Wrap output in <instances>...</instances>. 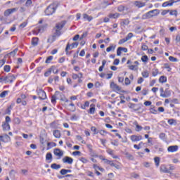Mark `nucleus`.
Wrapping results in <instances>:
<instances>
[{"label":"nucleus","mask_w":180,"mask_h":180,"mask_svg":"<svg viewBox=\"0 0 180 180\" xmlns=\"http://www.w3.org/2000/svg\"><path fill=\"white\" fill-rule=\"evenodd\" d=\"M67 22L65 21H62L60 22H58L55 27H53V35L49 37L47 39V43H53V41H56V39L57 37H60V34H62L61 30H63V27L65 26V24Z\"/></svg>","instance_id":"nucleus-1"},{"label":"nucleus","mask_w":180,"mask_h":180,"mask_svg":"<svg viewBox=\"0 0 180 180\" xmlns=\"http://www.w3.org/2000/svg\"><path fill=\"white\" fill-rule=\"evenodd\" d=\"M158 15H160V11L158 9L152 10L143 14L142 15V19L143 20H145L146 19H151V18L158 16Z\"/></svg>","instance_id":"nucleus-2"},{"label":"nucleus","mask_w":180,"mask_h":180,"mask_svg":"<svg viewBox=\"0 0 180 180\" xmlns=\"http://www.w3.org/2000/svg\"><path fill=\"white\" fill-rule=\"evenodd\" d=\"M77 47H78V42H74L71 45L68 44L65 48V53L67 56H70L71 54V52H68V50H72V49H75Z\"/></svg>","instance_id":"nucleus-3"},{"label":"nucleus","mask_w":180,"mask_h":180,"mask_svg":"<svg viewBox=\"0 0 180 180\" xmlns=\"http://www.w3.org/2000/svg\"><path fill=\"white\" fill-rule=\"evenodd\" d=\"M16 79V77L15 75L12 74H9L8 75L4 77L3 82H5V84H8V82H10V84H12L13 81Z\"/></svg>","instance_id":"nucleus-4"},{"label":"nucleus","mask_w":180,"mask_h":180,"mask_svg":"<svg viewBox=\"0 0 180 180\" xmlns=\"http://www.w3.org/2000/svg\"><path fill=\"white\" fill-rule=\"evenodd\" d=\"M56 12V7L53 5H49L46 9L45 10V13L47 16H50V15H53Z\"/></svg>","instance_id":"nucleus-5"},{"label":"nucleus","mask_w":180,"mask_h":180,"mask_svg":"<svg viewBox=\"0 0 180 180\" xmlns=\"http://www.w3.org/2000/svg\"><path fill=\"white\" fill-rule=\"evenodd\" d=\"M54 70H56V66H52L51 68L49 69L48 71H46L44 73V77H49L51 74V71L53 72V74H58V70H56V72H54Z\"/></svg>","instance_id":"nucleus-6"},{"label":"nucleus","mask_w":180,"mask_h":180,"mask_svg":"<svg viewBox=\"0 0 180 180\" xmlns=\"http://www.w3.org/2000/svg\"><path fill=\"white\" fill-rule=\"evenodd\" d=\"M37 94L39 96V99H42V101H44V99L47 98V95L46 94V92L43 91L42 89L37 90Z\"/></svg>","instance_id":"nucleus-7"},{"label":"nucleus","mask_w":180,"mask_h":180,"mask_svg":"<svg viewBox=\"0 0 180 180\" xmlns=\"http://www.w3.org/2000/svg\"><path fill=\"white\" fill-rule=\"evenodd\" d=\"M18 8H8L4 11V16H9V15H12L14 12H17Z\"/></svg>","instance_id":"nucleus-8"},{"label":"nucleus","mask_w":180,"mask_h":180,"mask_svg":"<svg viewBox=\"0 0 180 180\" xmlns=\"http://www.w3.org/2000/svg\"><path fill=\"white\" fill-rule=\"evenodd\" d=\"M53 154L56 155V157H59V158H61V157L64 155V152L59 148H55L53 150Z\"/></svg>","instance_id":"nucleus-9"},{"label":"nucleus","mask_w":180,"mask_h":180,"mask_svg":"<svg viewBox=\"0 0 180 180\" xmlns=\"http://www.w3.org/2000/svg\"><path fill=\"white\" fill-rule=\"evenodd\" d=\"M130 139L131 140V141L133 142H136V141H141V140H143V136L139 135H132L130 136Z\"/></svg>","instance_id":"nucleus-10"},{"label":"nucleus","mask_w":180,"mask_h":180,"mask_svg":"<svg viewBox=\"0 0 180 180\" xmlns=\"http://www.w3.org/2000/svg\"><path fill=\"white\" fill-rule=\"evenodd\" d=\"M63 162L64 164H72V162H74V159H72V158H70L68 156H66L65 158H63Z\"/></svg>","instance_id":"nucleus-11"},{"label":"nucleus","mask_w":180,"mask_h":180,"mask_svg":"<svg viewBox=\"0 0 180 180\" xmlns=\"http://www.w3.org/2000/svg\"><path fill=\"white\" fill-rule=\"evenodd\" d=\"M178 146H170L167 148L168 153H176L178 151Z\"/></svg>","instance_id":"nucleus-12"},{"label":"nucleus","mask_w":180,"mask_h":180,"mask_svg":"<svg viewBox=\"0 0 180 180\" xmlns=\"http://www.w3.org/2000/svg\"><path fill=\"white\" fill-rule=\"evenodd\" d=\"M58 95H60V91H56L54 95L51 96V103H53V105H56V103H57V96H58Z\"/></svg>","instance_id":"nucleus-13"},{"label":"nucleus","mask_w":180,"mask_h":180,"mask_svg":"<svg viewBox=\"0 0 180 180\" xmlns=\"http://www.w3.org/2000/svg\"><path fill=\"white\" fill-rule=\"evenodd\" d=\"M160 172H164V174H172V172H169V170H168V169L167 168V166H165V165H162L160 166Z\"/></svg>","instance_id":"nucleus-14"},{"label":"nucleus","mask_w":180,"mask_h":180,"mask_svg":"<svg viewBox=\"0 0 180 180\" xmlns=\"http://www.w3.org/2000/svg\"><path fill=\"white\" fill-rule=\"evenodd\" d=\"M110 87L113 89V91H121L122 88L119 86V85L116 84L115 82H111Z\"/></svg>","instance_id":"nucleus-15"},{"label":"nucleus","mask_w":180,"mask_h":180,"mask_svg":"<svg viewBox=\"0 0 180 180\" xmlns=\"http://www.w3.org/2000/svg\"><path fill=\"white\" fill-rule=\"evenodd\" d=\"M128 108L129 109H133L135 112H137V110H140V108H137V104H134L132 103H129L128 104Z\"/></svg>","instance_id":"nucleus-16"},{"label":"nucleus","mask_w":180,"mask_h":180,"mask_svg":"<svg viewBox=\"0 0 180 180\" xmlns=\"http://www.w3.org/2000/svg\"><path fill=\"white\" fill-rule=\"evenodd\" d=\"M0 137H1V140L3 143H8V141H11V137L8 136V134L0 136Z\"/></svg>","instance_id":"nucleus-17"},{"label":"nucleus","mask_w":180,"mask_h":180,"mask_svg":"<svg viewBox=\"0 0 180 180\" xmlns=\"http://www.w3.org/2000/svg\"><path fill=\"white\" fill-rule=\"evenodd\" d=\"M174 0H169V1H166L162 4L163 8H167V6H172L174 5Z\"/></svg>","instance_id":"nucleus-18"},{"label":"nucleus","mask_w":180,"mask_h":180,"mask_svg":"<svg viewBox=\"0 0 180 180\" xmlns=\"http://www.w3.org/2000/svg\"><path fill=\"white\" fill-rule=\"evenodd\" d=\"M53 134L56 139H60L61 137V132L58 129L54 130Z\"/></svg>","instance_id":"nucleus-19"},{"label":"nucleus","mask_w":180,"mask_h":180,"mask_svg":"<svg viewBox=\"0 0 180 180\" xmlns=\"http://www.w3.org/2000/svg\"><path fill=\"white\" fill-rule=\"evenodd\" d=\"M134 5L137 8H143V6H146V3H143L141 1H134Z\"/></svg>","instance_id":"nucleus-20"},{"label":"nucleus","mask_w":180,"mask_h":180,"mask_svg":"<svg viewBox=\"0 0 180 180\" xmlns=\"http://www.w3.org/2000/svg\"><path fill=\"white\" fill-rule=\"evenodd\" d=\"M130 23V20L129 19H122L120 22L121 26H127Z\"/></svg>","instance_id":"nucleus-21"},{"label":"nucleus","mask_w":180,"mask_h":180,"mask_svg":"<svg viewBox=\"0 0 180 180\" xmlns=\"http://www.w3.org/2000/svg\"><path fill=\"white\" fill-rule=\"evenodd\" d=\"M109 18L110 19H117L120 16V14L119 13H110L109 14Z\"/></svg>","instance_id":"nucleus-22"},{"label":"nucleus","mask_w":180,"mask_h":180,"mask_svg":"<svg viewBox=\"0 0 180 180\" xmlns=\"http://www.w3.org/2000/svg\"><path fill=\"white\" fill-rule=\"evenodd\" d=\"M32 44L34 46V47H36L37 44H39V38L37 37H34L32 39Z\"/></svg>","instance_id":"nucleus-23"},{"label":"nucleus","mask_w":180,"mask_h":180,"mask_svg":"<svg viewBox=\"0 0 180 180\" xmlns=\"http://www.w3.org/2000/svg\"><path fill=\"white\" fill-rule=\"evenodd\" d=\"M170 96H171V92H169V91H167V90L163 94H160V96L162 98H168Z\"/></svg>","instance_id":"nucleus-24"},{"label":"nucleus","mask_w":180,"mask_h":180,"mask_svg":"<svg viewBox=\"0 0 180 180\" xmlns=\"http://www.w3.org/2000/svg\"><path fill=\"white\" fill-rule=\"evenodd\" d=\"M53 160V155L51 154V153H48L46 155V161H50V162H51Z\"/></svg>","instance_id":"nucleus-25"},{"label":"nucleus","mask_w":180,"mask_h":180,"mask_svg":"<svg viewBox=\"0 0 180 180\" xmlns=\"http://www.w3.org/2000/svg\"><path fill=\"white\" fill-rule=\"evenodd\" d=\"M51 168H52V169H60V168H61V165H57V163H53L51 165Z\"/></svg>","instance_id":"nucleus-26"},{"label":"nucleus","mask_w":180,"mask_h":180,"mask_svg":"<svg viewBox=\"0 0 180 180\" xmlns=\"http://www.w3.org/2000/svg\"><path fill=\"white\" fill-rule=\"evenodd\" d=\"M83 18L84 19H86V20H88V22H91V20H92V19H94V18L91 15H89L86 13L83 14Z\"/></svg>","instance_id":"nucleus-27"},{"label":"nucleus","mask_w":180,"mask_h":180,"mask_svg":"<svg viewBox=\"0 0 180 180\" xmlns=\"http://www.w3.org/2000/svg\"><path fill=\"white\" fill-rule=\"evenodd\" d=\"M3 130L6 131V130H10L11 129V126L9 125V123H4L2 124Z\"/></svg>","instance_id":"nucleus-28"},{"label":"nucleus","mask_w":180,"mask_h":180,"mask_svg":"<svg viewBox=\"0 0 180 180\" xmlns=\"http://www.w3.org/2000/svg\"><path fill=\"white\" fill-rule=\"evenodd\" d=\"M134 124H135L136 126V131H141L143 130V127L139 125V124L137 123V122H135L134 123Z\"/></svg>","instance_id":"nucleus-29"},{"label":"nucleus","mask_w":180,"mask_h":180,"mask_svg":"<svg viewBox=\"0 0 180 180\" xmlns=\"http://www.w3.org/2000/svg\"><path fill=\"white\" fill-rule=\"evenodd\" d=\"M91 108L89 110V113H90V115H94L95 113V104H91Z\"/></svg>","instance_id":"nucleus-30"},{"label":"nucleus","mask_w":180,"mask_h":180,"mask_svg":"<svg viewBox=\"0 0 180 180\" xmlns=\"http://www.w3.org/2000/svg\"><path fill=\"white\" fill-rule=\"evenodd\" d=\"M47 146L49 147V148H51L53 147H57V143L54 142H49L47 143Z\"/></svg>","instance_id":"nucleus-31"},{"label":"nucleus","mask_w":180,"mask_h":180,"mask_svg":"<svg viewBox=\"0 0 180 180\" xmlns=\"http://www.w3.org/2000/svg\"><path fill=\"white\" fill-rule=\"evenodd\" d=\"M169 12L171 16H178V11H176V10H172Z\"/></svg>","instance_id":"nucleus-32"},{"label":"nucleus","mask_w":180,"mask_h":180,"mask_svg":"<svg viewBox=\"0 0 180 180\" xmlns=\"http://www.w3.org/2000/svg\"><path fill=\"white\" fill-rule=\"evenodd\" d=\"M167 123H169L170 124V126H172L174 124H176V120H174V119H169L167 121Z\"/></svg>","instance_id":"nucleus-33"},{"label":"nucleus","mask_w":180,"mask_h":180,"mask_svg":"<svg viewBox=\"0 0 180 180\" xmlns=\"http://www.w3.org/2000/svg\"><path fill=\"white\" fill-rule=\"evenodd\" d=\"M141 60L143 63H147L148 61V56H147V55H144L141 57Z\"/></svg>","instance_id":"nucleus-34"},{"label":"nucleus","mask_w":180,"mask_h":180,"mask_svg":"<svg viewBox=\"0 0 180 180\" xmlns=\"http://www.w3.org/2000/svg\"><path fill=\"white\" fill-rule=\"evenodd\" d=\"M167 81V77L165 76H161L159 79V82H161L162 84H164Z\"/></svg>","instance_id":"nucleus-35"},{"label":"nucleus","mask_w":180,"mask_h":180,"mask_svg":"<svg viewBox=\"0 0 180 180\" xmlns=\"http://www.w3.org/2000/svg\"><path fill=\"white\" fill-rule=\"evenodd\" d=\"M129 68L132 71H137V70H139V68L137 67V65H129Z\"/></svg>","instance_id":"nucleus-36"},{"label":"nucleus","mask_w":180,"mask_h":180,"mask_svg":"<svg viewBox=\"0 0 180 180\" xmlns=\"http://www.w3.org/2000/svg\"><path fill=\"white\" fill-rule=\"evenodd\" d=\"M124 9H126V6H124L123 5H120L117 8L118 12H123L124 11Z\"/></svg>","instance_id":"nucleus-37"},{"label":"nucleus","mask_w":180,"mask_h":180,"mask_svg":"<svg viewBox=\"0 0 180 180\" xmlns=\"http://www.w3.org/2000/svg\"><path fill=\"white\" fill-rule=\"evenodd\" d=\"M116 49V46H113V45H110L109 47L106 49V52L110 53V51H112V50H115Z\"/></svg>","instance_id":"nucleus-38"},{"label":"nucleus","mask_w":180,"mask_h":180,"mask_svg":"<svg viewBox=\"0 0 180 180\" xmlns=\"http://www.w3.org/2000/svg\"><path fill=\"white\" fill-rule=\"evenodd\" d=\"M18 49H14L13 51L8 53V56H12V57H15V56L18 53Z\"/></svg>","instance_id":"nucleus-39"},{"label":"nucleus","mask_w":180,"mask_h":180,"mask_svg":"<svg viewBox=\"0 0 180 180\" xmlns=\"http://www.w3.org/2000/svg\"><path fill=\"white\" fill-rule=\"evenodd\" d=\"M169 61H172V63H176L178 62V59L174 56H169Z\"/></svg>","instance_id":"nucleus-40"},{"label":"nucleus","mask_w":180,"mask_h":180,"mask_svg":"<svg viewBox=\"0 0 180 180\" xmlns=\"http://www.w3.org/2000/svg\"><path fill=\"white\" fill-rule=\"evenodd\" d=\"M155 160V164L156 165V167H159L160 166V158L156 157L154 158Z\"/></svg>","instance_id":"nucleus-41"},{"label":"nucleus","mask_w":180,"mask_h":180,"mask_svg":"<svg viewBox=\"0 0 180 180\" xmlns=\"http://www.w3.org/2000/svg\"><path fill=\"white\" fill-rule=\"evenodd\" d=\"M142 77H143V78H148V76L150 75V74L148 73V71H144L142 72Z\"/></svg>","instance_id":"nucleus-42"},{"label":"nucleus","mask_w":180,"mask_h":180,"mask_svg":"<svg viewBox=\"0 0 180 180\" xmlns=\"http://www.w3.org/2000/svg\"><path fill=\"white\" fill-rule=\"evenodd\" d=\"M131 37H133V33L129 32L127 36L125 37V39H127V41H129V40H130L131 39Z\"/></svg>","instance_id":"nucleus-43"},{"label":"nucleus","mask_w":180,"mask_h":180,"mask_svg":"<svg viewBox=\"0 0 180 180\" xmlns=\"http://www.w3.org/2000/svg\"><path fill=\"white\" fill-rule=\"evenodd\" d=\"M8 95V91H4L0 94V98H5Z\"/></svg>","instance_id":"nucleus-44"},{"label":"nucleus","mask_w":180,"mask_h":180,"mask_svg":"<svg viewBox=\"0 0 180 180\" xmlns=\"http://www.w3.org/2000/svg\"><path fill=\"white\" fill-rule=\"evenodd\" d=\"M91 131H94V134H98V133H99V131H98L95 127H91Z\"/></svg>","instance_id":"nucleus-45"},{"label":"nucleus","mask_w":180,"mask_h":180,"mask_svg":"<svg viewBox=\"0 0 180 180\" xmlns=\"http://www.w3.org/2000/svg\"><path fill=\"white\" fill-rule=\"evenodd\" d=\"M174 169H176V167L174 166V165H169L168 171H169V172H171V171H174Z\"/></svg>","instance_id":"nucleus-46"},{"label":"nucleus","mask_w":180,"mask_h":180,"mask_svg":"<svg viewBox=\"0 0 180 180\" xmlns=\"http://www.w3.org/2000/svg\"><path fill=\"white\" fill-rule=\"evenodd\" d=\"M52 60H53V56H49V57L46 58V61H45L46 64H50V63H51V61Z\"/></svg>","instance_id":"nucleus-47"},{"label":"nucleus","mask_w":180,"mask_h":180,"mask_svg":"<svg viewBox=\"0 0 180 180\" xmlns=\"http://www.w3.org/2000/svg\"><path fill=\"white\" fill-rule=\"evenodd\" d=\"M141 94H142V95H143V96H146V95H147V94H148V89H143V90L141 91Z\"/></svg>","instance_id":"nucleus-48"},{"label":"nucleus","mask_w":180,"mask_h":180,"mask_svg":"<svg viewBox=\"0 0 180 180\" xmlns=\"http://www.w3.org/2000/svg\"><path fill=\"white\" fill-rule=\"evenodd\" d=\"M4 71L6 72H9V71H11V66L10 65H5L4 66Z\"/></svg>","instance_id":"nucleus-49"},{"label":"nucleus","mask_w":180,"mask_h":180,"mask_svg":"<svg viewBox=\"0 0 180 180\" xmlns=\"http://www.w3.org/2000/svg\"><path fill=\"white\" fill-rule=\"evenodd\" d=\"M60 174L61 175H67V169H62L60 171Z\"/></svg>","instance_id":"nucleus-50"},{"label":"nucleus","mask_w":180,"mask_h":180,"mask_svg":"<svg viewBox=\"0 0 180 180\" xmlns=\"http://www.w3.org/2000/svg\"><path fill=\"white\" fill-rule=\"evenodd\" d=\"M125 155L128 160H133V155H131V154L127 153H125Z\"/></svg>","instance_id":"nucleus-51"},{"label":"nucleus","mask_w":180,"mask_h":180,"mask_svg":"<svg viewBox=\"0 0 180 180\" xmlns=\"http://www.w3.org/2000/svg\"><path fill=\"white\" fill-rule=\"evenodd\" d=\"M141 50L143 51H147V50H148V46L146 44H143L141 46Z\"/></svg>","instance_id":"nucleus-52"},{"label":"nucleus","mask_w":180,"mask_h":180,"mask_svg":"<svg viewBox=\"0 0 180 180\" xmlns=\"http://www.w3.org/2000/svg\"><path fill=\"white\" fill-rule=\"evenodd\" d=\"M14 122L15 124H20V119L18 117L14 118Z\"/></svg>","instance_id":"nucleus-53"},{"label":"nucleus","mask_w":180,"mask_h":180,"mask_svg":"<svg viewBox=\"0 0 180 180\" xmlns=\"http://www.w3.org/2000/svg\"><path fill=\"white\" fill-rule=\"evenodd\" d=\"M111 144L115 147H117V146H119V142L116 140H114L111 142Z\"/></svg>","instance_id":"nucleus-54"},{"label":"nucleus","mask_w":180,"mask_h":180,"mask_svg":"<svg viewBox=\"0 0 180 180\" xmlns=\"http://www.w3.org/2000/svg\"><path fill=\"white\" fill-rule=\"evenodd\" d=\"M126 41H127V40L126 39V38L122 39L119 41L118 44H123L124 43H126Z\"/></svg>","instance_id":"nucleus-55"},{"label":"nucleus","mask_w":180,"mask_h":180,"mask_svg":"<svg viewBox=\"0 0 180 180\" xmlns=\"http://www.w3.org/2000/svg\"><path fill=\"white\" fill-rule=\"evenodd\" d=\"M119 63H120V60L116 58L113 61V65H119Z\"/></svg>","instance_id":"nucleus-56"},{"label":"nucleus","mask_w":180,"mask_h":180,"mask_svg":"<svg viewBox=\"0 0 180 180\" xmlns=\"http://www.w3.org/2000/svg\"><path fill=\"white\" fill-rule=\"evenodd\" d=\"M152 75L153 77H157V75H158V70H155L152 72Z\"/></svg>","instance_id":"nucleus-57"},{"label":"nucleus","mask_w":180,"mask_h":180,"mask_svg":"<svg viewBox=\"0 0 180 180\" xmlns=\"http://www.w3.org/2000/svg\"><path fill=\"white\" fill-rule=\"evenodd\" d=\"M159 137L160 139H161V140H165V134L164 133L160 134Z\"/></svg>","instance_id":"nucleus-58"},{"label":"nucleus","mask_w":180,"mask_h":180,"mask_svg":"<svg viewBox=\"0 0 180 180\" xmlns=\"http://www.w3.org/2000/svg\"><path fill=\"white\" fill-rule=\"evenodd\" d=\"M131 82H130V79H129V77H126L125 78V85H130Z\"/></svg>","instance_id":"nucleus-59"},{"label":"nucleus","mask_w":180,"mask_h":180,"mask_svg":"<svg viewBox=\"0 0 180 180\" xmlns=\"http://www.w3.org/2000/svg\"><path fill=\"white\" fill-rule=\"evenodd\" d=\"M98 133H99L101 136H105V134H108V132H106V131H105V130L98 131Z\"/></svg>","instance_id":"nucleus-60"},{"label":"nucleus","mask_w":180,"mask_h":180,"mask_svg":"<svg viewBox=\"0 0 180 180\" xmlns=\"http://www.w3.org/2000/svg\"><path fill=\"white\" fill-rule=\"evenodd\" d=\"M11 110H12V105H10L7 110H6V113L7 115H11Z\"/></svg>","instance_id":"nucleus-61"},{"label":"nucleus","mask_w":180,"mask_h":180,"mask_svg":"<svg viewBox=\"0 0 180 180\" xmlns=\"http://www.w3.org/2000/svg\"><path fill=\"white\" fill-rule=\"evenodd\" d=\"M72 155L77 156V155H81L80 151H75L72 153Z\"/></svg>","instance_id":"nucleus-62"},{"label":"nucleus","mask_w":180,"mask_h":180,"mask_svg":"<svg viewBox=\"0 0 180 180\" xmlns=\"http://www.w3.org/2000/svg\"><path fill=\"white\" fill-rule=\"evenodd\" d=\"M132 178H134L135 179H137V178H139V176H140L139 174H136V173H133L131 174Z\"/></svg>","instance_id":"nucleus-63"},{"label":"nucleus","mask_w":180,"mask_h":180,"mask_svg":"<svg viewBox=\"0 0 180 180\" xmlns=\"http://www.w3.org/2000/svg\"><path fill=\"white\" fill-rule=\"evenodd\" d=\"M30 5H32V0H27L25 6H29Z\"/></svg>","instance_id":"nucleus-64"}]
</instances>
